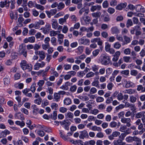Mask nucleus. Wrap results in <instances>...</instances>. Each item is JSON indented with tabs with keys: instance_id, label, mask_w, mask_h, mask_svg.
<instances>
[{
	"instance_id": "f257e3e1",
	"label": "nucleus",
	"mask_w": 145,
	"mask_h": 145,
	"mask_svg": "<svg viewBox=\"0 0 145 145\" xmlns=\"http://www.w3.org/2000/svg\"><path fill=\"white\" fill-rule=\"evenodd\" d=\"M18 54L20 55H23L26 58L27 55V51L25 48V45L24 43L20 44L19 47Z\"/></svg>"
},
{
	"instance_id": "f03ea898",
	"label": "nucleus",
	"mask_w": 145,
	"mask_h": 145,
	"mask_svg": "<svg viewBox=\"0 0 145 145\" xmlns=\"http://www.w3.org/2000/svg\"><path fill=\"white\" fill-rule=\"evenodd\" d=\"M101 60L102 65H107L110 63V57L107 54H103L101 56Z\"/></svg>"
},
{
	"instance_id": "7ed1b4c3",
	"label": "nucleus",
	"mask_w": 145,
	"mask_h": 145,
	"mask_svg": "<svg viewBox=\"0 0 145 145\" xmlns=\"http://www.w3.org/2000/svg\"><path fill=\"white\" fill-rule=\"evenodd\" d=\"M20 65L21 68L24 70L28 69L30 71L32 69V65L31 64L27 63L26 60H22Z\"/></svg>"
},
{
	"instance_id": "20e7f679",
	"label": "nucleus",
	"mask_w": 145,
	"mask_h": 145,
	"mask_svg": "<svg viewBox=\"0 0 145 145\" xmlns=\"http://www.w3.org/2000/svg\"><path fill=\"white\" fill-rule=\"evenodd\" d=\"M51 28V25L48 23H47L45 27H42L40 30H42V32L44 34H48Z\"/></svg>"
},
{
	"instance_id": "39448f33",
	"label": "nucleus",
	"mask_w": 145,
	"mask_h": 145,
	"mask_svg": "<svg viewBox=\"0 0 145 145\" xmlns=\"http://www.w3.org/2000/svg\"><path fill=\"white\" fill-rule=\"evenodd\" d=\"M78 43L80 44H83L89 45L90 43V40L87 39H84V37H82L78 40Z\"/></svg>"
},
{
	"instance_id": "423d86ee",
	"label": "nucleus",
	"mask_w": 145,
	"mask_h": 145,
	"mask_svg": "<svg viewBox=\"0 0 145 145\" xmlns=\"http://www.w3.org/2000/svg\"><path fill=\"white\" fill-rule=\"evenodd\" d=\"M60 123L61 125H63L65 129L68 130H69V126L71 123L68 120H64L63 121H60Z\"/></svg>"
},
{
	"instance_id": "0eeeda50",
	"label": "nucleus",
	"mask_w": 145,
	"mask_h": 145,
	"mask_svg": "<svg viewBox=\"0 0 145 145\" xmlns=\"http://www.w3.org/2000/svg\"><path fill=\"white\" fill-rule=\"evenodd\" d=\"M121 122L124 124H126L127 127H129L131 125V119L129 118H123L121 119Z\"/></svg>"
},
{
	"instance_id": "6e6552de",
	"label": "nucleus",
	"mask_w": 145,
	"mask_h": 145,
	"mask_svg": "<svg viewBox=\"0 0 145 145\" xmlns=\"http://www.w3.org/2000/svg\"><path fill=\"white\" fill-rule=\"evenodd\" d=\"M69 17V14H66L64 16L63 18H61L59 19L58 22L59 24L63 25L64 23L67 22V20Z\"/></svg>"
},
{
	"instance_id": "1a4fd4ad",
	"label": "nucleus",
	"mask_w": 145,
	"mask_h": 145,
	"mask_svg": "<svg viewBox=\"0 0 145 145\" xmlns=\"http://www.w3.org/2000/svg\"><path fill=\"white\" fill-rule=\"evenodd\" d=\"M45 65L44 61H41L40 63L37 62L34 66V69L35 70H38L40 68L44 67Z\"/></svg>"
},
{
	"instance_id": "9d476101",
	"label": "nucleus",
	"mask_w": 145,
	"mask_h": 145,
	"mask_svg": "<svg viewBox=\"0 0 145 145\" xmlns=\"http://www.w3.org/2000/svg\"><path fill=\"white\" fill-rule=\"evenodd\" d=\"M35 54L37 55H38L41 60L44 59L46 57V54L42 51H36Z\"/></svg>"
},
{
	"instance_id": "9b49d317",
	"label": "nucleus",
	"mask_w": 145,
	"mask_h": 145,
	"mask_svg": "<svg viewBox=\"0 0 145 145\" xmlns=\"http://www.w3.org/2000/svg\"><path fill=\"white\" fill-rule=\"evenodd\" d=\"M35 41V38L34 36H31L28 38H26L23 40V42L25 43L28 42L30 43H34Z\"/></svg>"
},
{
	"instance_id": "f8f14e48",
	"label": "nucleus",
	"mask_w": 145,
	"mask_h": 145,
	"mask_svg": "<svg viewBox=\"0 0 145 145\" xmlns=\"http://www.w3.org/2000/svg\"><path fill=\"white\" fill-rule=\"evenodd\" d=\"M89 9H86L85 7L82 8L79 11V14L80 15H82L83 13L84 16L88 15L89 12Z\"/></svg>"
},
{
	"instance_id": "ddd939ff",
	"label": "nucleus",
	"mask_w": 145,
	"mask_h": 145,
	"mask_svg": "<svg viewBox=\"0 0 145 145\" xmlns=\"http://www.w3.org/2000/svg\"><path fill=\"white\" fill-rule=\"evenodd\" d=\"M131 132V129L129 128H128L124 133L121 134L120 137L121 139L123 140L127 135L129 134Z\"/></svg>"
},
{
	"instance_id": "4468645a",
	"label": "nucleus",
	"mask_w": 145,
	"mask_h": 145,
	"mask_svg": "<svg viewBox=\"0 0 145 145\" xmlns=\"http://www.w3.org/2000/svg\"><path fill=\"white\" fill-rule=\"evenodd\" d=\"M79 135V138L81 139H84L85 138H88L89 135L88 133L86 130H84L81 131Z\"/></svg>"
},
{
	"instance_id": "2eb2a0df",
	"label": "nucleus",
	"mask_w": 145,
	"mask_h": 145,
	"mask_svg": "<svg viewBox=\"0 0 145 145\" xmlns=\"http://www.w3.org/2000/svg\"><path fill=\"white\" fill-rule=\"evenodd\" d=\"M91 43L97 42V44L99 46H102L103 42L102 40H101L100 38H95L91 39Z\"/></svg>"
},
{
	"instance_id": "dca6fc26",
	"label": "nucleus",
	"mask_w": 145,
	"mask_h": 145,
	"mask_svg": "<svg viewBox=\"0 0 145 145\" xmlns=\"http://www.w3.org/2000/svg\"><path fill=\"white\" fill-rule=\"evenodd\" d=\"M120 54L121 53L120 51H116L115 53V54L113 55V58L112 59V61L114 62H116L117 61Z\"/></svg>"
},
{
	"instance_id": "f3484780",
	"label": "nucleus",
	"mask_w": 145,
	"mask_h": 145,
	"mask_svg": "<svg viewBox=\"0 0 145 145\" xmlns=\"http://www.w3.org/2000/svg\"><path fill=\"white\" fill-rule=\"evenodd\" d=\"M127 4V3L126 2H125L123 3H121L118 5L116 7V8L117 10H121L126 7Z\"/></svg>"
},
{
	"instance_id": "a211bd4d",
	"label": "nucleus",
	"mask_w": 145,
	"mask_h": 145,
	"mask_svg": "<svg viewBox=\"0 0 145 145\" xmlns=\"http://www.w3.org/2000/svg\"><path fill=\"white\" fill-rule=\"evenodd\" d=\"M81 20H83L85 24H88L89 23L91 20L90 17L88 15L84 16L82 17Z\"/></svg>"
},
{
	"instance_id": "6ab92c4d",
	"label": "nucleus",
	"mask_w": 145,
	"mask_h": 145,
	"mask_svg": "<svg viewBox=\"0 0 145 145\" xmlns=\"http://www.w3.org/2000/svg\"><path fill=\"white\" fill-rule=\"evenodd\" d=\"M135 124L138 126V130H140L142 129L143 125L141 122V120L140 119H137L135 122Z\"/></svg>"
},
{
	"instance_id": "aec40b11",
	"label": "nucleus",
	"mask_w": 145,
	"mask_h": 145,
	"mask_svg": "<svg viewBox=\"0 0 145 145\" xmlns=\"http://www.w3.org/2000/svg\"><path fill=\"white\" fill-rule=\"evenodd\" d=\"M101 8V6L100 5H93L91 6L90 8V10L92 12H94V11L97 10H100Z\"/></svg>"
},
{
	"instance_id": "412c9836",
	"label": "nucleus",
	"mask_w": 145,
	"mask_h": 145,
	"mask_svg": "<svg viewBox=\"0 0 145 145\" xmlns=\"http://www.w3.org/2000/svg\"><path fill=\"white\" fill-rule=\"evenodd\" d=\"M14 117L16 119L23 120L24 118L23 114H22L20 112L16 113Z\"/></svg>"
},
{
	"instance_id": "4be33fe9",
	"label": "nucleus",
	"mask_w": 145,
	"mask_h": 145,
	"mask_svg": "<svg viewBox=\"0 0 145 145\" xmlns=\"http://www.w3.org/2000/svg\"><path fill=\"white\" fill-rule=\"evenodd\" d=\"M10 1H1L0 2V6L1 8H3L5 5H6L7 7H9V6Z\"/></svg>"
},
{
	"instance_id": "5701e85b",
	"label": "nucleus",
	"mask_w": 145,
	"mask_h": 145,
	"mask_svg": "<svg viewBox=\"0 0 145 145\" xmlns=\"http://www.w3.org/2000/svg\"><path fill=\"white\" fill-rule=\"evenodd\" d=\"M61 98L60 94L58 93H56L54 94V98L55 101L56 102L59 101Z\"/></svg>"
},
{
	"instance_id": "b1692460",
	"label": "nucleus",
	"mask_w": 145,
	"mask_h": 145,
	"mask_svg": "<svg viewBox=\"0 0 145 145\" xmlns=\"http://www.w3.org/2000/svg\"><path fill=\"white\" fill-rule=\"evenodd\" d=\"M38 73L41 74L42 77H43V79L46 80H47L45 76H46L47 74V72L44 71V70H41Z\"/></svg>"
},
{
	"instance_id": "393cba45",
	"label": "nucleus",
	"mask_w": 145,
	"mask_h": 145,
	"mask_svg": "<svg viewBox=\"0 0 145 145\" xmlns=\"http://www.w3.org/2000/svg\"><path fill=\"white\" fill-rule=\"evenodd\" d=\"M65 7V4L62 2H60L58 3L57 8L59 10H62Z\"/></svg>"
},
{
	"instance_id": "a878e982",
	"label": "nucleus",
	"mask_w": 145,
	"mask_h": 145,
	"mask_svg": "<svg viewBox=\"0 0 145 145\" xmlns=\"http://www.w3.org/2000/svg\"><path fill=\"white\" fill-rule=\"evenodd\" d=\"M71 99L69 98H66L64 100V104L66 105H69L71 103Z\"/></svg>"
},
{
	"instance_id": "bb28decb",
	"label": "nucleus",
	"mask_w": 145,
	"mask_h": 145,
	"mask_svg": "<svg viewBox=\"0 0 145 145\" xmlns=\"http://www.w3.org/2000/svg\"><path fill=\"white\" fill-rule=\"evenodd\" d=\"M36 83L35 82H33L30 87V90L33 93H34L36 89L35 88Z\"/></svg>"
},
{
	"instance_id": "cd10ccee",
	"label": "nucleus",
	"mask_w": 145,
	"mask_h": 145,
	"mask_svg": "<svg viewBox=\"0 0 145 145\" xmlns=\"http://www.w3.org/2000/svg\"><path fill=\"white\" fill-rule=\"evenodd\" d=\"M19 17L18 18V22L19 24L21 26H22V22H23L24 20V19L22 16V15H19Z\"/></svg>"
},
{
	"instance_id": "c85d7f7f",
	"label": "nucleus",
	"mask_w": 145,
	"mask_h": 145,
	"mask_svg": "<svg viewBox=\"0 0 145 145\" xmlns=\"http://www.w3.org/2000/svg\"><path fill=\"white\" fill-rule=\"evenodd\" d=\"M134 141L136 142V145H141V139L135 136Z\"/></svg>"
},
{
	"instance_id": "c756f323",
	"label": "nucleus",
	"mask_w": 145,
	"mask_h": 145,
	"mask_svg": "<svg viewBox=\"0 0 145 145\" xmlns=\"http://www.w3.org/2000/svg\"><path fill=\"white\" fill-rule=\"evenodd\" d=\"M123 37L125 40V42L123 44H127L130 42L131 39L129 37L126 35H124Z\"/></svg>"
},
{
	"instance_id": "7c9ffc66",
	"label": "nucleus",
	"mask_w": 145,
	"mask_h": 145,
	"mask_svg": "<svg viewBox=\"0 0 145 145\" xmlns=\"http://www.w3.org/2000/svg\"><path fill=\"white\" fill-rule=\"evenodd\" d=\"M134 84L130 80L127 82L125 87L127 88L132 87L134 86Z\"/></svg>"
},
{
	"instance_id": "2f4dec72",
	"label": "nucleus",
	"mask_w": 145,
	"mask_h": 145,
	"mask_svg": "<svg viewBox=\"0 0 145 145\" xmlns=\"http://www.w3.org/2000/svg\"><path fill=\"white\" fill-rule=\"evenodd\" d=\"M60 33V31H55L52 30L50 31V35L51 37H54L57 35L58 32Z\"/></svg>"
},
{
	"instance_id": "473e14b6",
	"label": "nucleus",
	"mask_w": 145,
	"mask_h": 145,
	"mask_svg": "<svg viewBox=\"0 0 145 145\" xmlns=\"http://www.w3.org/2000/svg\"><path fill=\"white\" fill-rule=\"evenodd\" d=\"M101 14V13L100 12H97L92 13L91 15L93 17L95 18H98L100 17Z\"/></svg>"
},
{
	"instance_id": "72a5a7b5",
	"label": "nucleus",
	"mask_w": 145,
	"mask_h": 145,
	"mask_svg": "<svg viewBox=\"0 0 145 145\" xmlns=\"http://www.w3.org/2000/svg\"><path fill=\"white\" fill-rule=\"evenodd\" d=\"M91 129L93 131H101L102 129L100 127H97L96 125L93 126L91 128Z\"/></svg>"
},
{
	"instance_id": "f704fd0d",
	"label": "nucleus",
	"mask_w": 145,
	"mask_h": 145,
	"mask_svg": "<svg viewBox=\"0 0 145 145\" xmlns=\"http://www.w3.org/2000/svg\"><path fill=\"white\" fill-rule=\"evenodd\" d=\"M78 97L80 99L82 100L83 101H88L89 99V98L87 96H82L79 95L78 96Z\"/></svg>"
},
{
	"instance_id": "c9c22d12",
	"label": "nucleus",
	"mask_w": 145,
	"mask_h": 145,
	"mask_svg": "<svg viewBox=\"0 0 145 145\" xmlns=\"http://www.w3.org/2000/svg\"><path fill=\"white\" fill-rule=\"evenodd\" d=\"M14 86L16 88L21 89L24 88V85L22 83H16L14 85Z\"/></svg>"
},
{
	"instance_id": "e433bc0d",
	"label": "nucleus",
	"mask_w": 145,
	"mask_h": 145,
	"mask_svg": "<svg viewBox=\"0 0 145 145\" xmlns=\"http://www.w3.org/2000/svg\"><path fill=\"white\" fill-rule=\"evenodd\" d=\"M111 30L113 34L118 33L119 32V30L116 27H112Z\"/></svg>"
},
{
	"instance_id": "4c0bfd02",
	"label": "nucleus",
	"mask_w": 145,
	"mask_h": 145,
	"mask_svg": "<svg viewBox=\"0 0 145 145\" xmlns=\"http://www.w3.org/2000/svg\"><path fill=\"white\" fill-rule=\"evenodd\" d=\"M127 125H121L119 131L121 132H125V131L128 129L127 128Z\"/></svg>"
},
{
	"instance_id": "58836bf2",
	"label": "nucleus",
	"mask_w": 145,
	"mask_h": 145,
	"mask_svg": "<svg viewBox=\"0 0 145 145\" xmlns=\"http://www.w3.org/2000/svg\"><path fill=\"white\" fill-rule=\"evenodd\" d=\"M135 136L132 137L129 136L126 138V140L128 142H131L134 141Z\"/></svg>"
},
{
	"instance_id": "ea45409f",
	"label": "nucleus",
	"mask_w": 145,
	"mask_h": 145,
	"mask_svg": "<svg viewBox=\"0 0 145 145\" xmlns=\"http://www.w3.org/2000/svg\"><path fill=\"white\" fill-rule=\"evenodd\" d=\"M15 123L17 125H20L21 127H23L25 125V123L23 121H17L15 122Z\"/></svg>"
},
{
	"instance_id": "a19ab883",
	"label": "nucleus",
	"mask_w": 145,
	"mask_h": 145,
	"mask_svg": "<svg viewBox=\"0 0 145 145\" xmlns=\"http://www.w3.org/2000/svg\"><path fill=\"white\" fill-rule=\"evenodd\" d=\"M133 25V23L132 20L131 19H128L127 22L126 26L127 28H129Z\"/></svg>"
},
{
	"instance_id": "79ce46f5",
	"label": "nucleus",
	"mask_w": 145,
	"mask_h": 145,
	"mask_svg": "<svg viewBox=\"0 0 145 145\" xmlns=\"http://www.w3.org/2000/svg\"><path fill=\"white\" fill-rule=\"evenodd\" d=\"M100 52V50L99 49H96L92 52L93 56L94 57H95L97 56L99 54Z\"/></svg>"
},
{
	"instance_id": "37998d69",
	"label": "nucleus",
	"mask_w": 145,
	"mask_h": 145,
	"mask_svg": "<svg viewBox=\"0 0 145 145\" xmlns=\"http://www.w3.org/2000/svg\"><path fill=\"white\" fill-rule=\"evenodd\" d=\"M130 101L132 103H135L137 100V98L136 97L134 96L133 95L130 96L129 97Z\"/></svg>"
},
{
	"instance_id": "c03bdc74",
	"label": "nucleus",
	"mask_w": 145,
	"mask_h": 145,
	"mask_svg": "<svg viewBox=\"0 0 145 145\" xmlns=\"http://www.w3.org/2000/svg\"><path fill=\"white\" fill-rule=\"evenodd\" d=\"M138 91H141L142 92H145V87H143L142 85H139L138 86L137 89Z\"/></svg>"
},
{
	"instance_id": "a18cd8bd",
	"label": "nucleus",
	"mask_w": 145,
	"mask_h": 145,
	"mask_svg": "<svg viewBox=\"0 0 145 145\" xmlns=\"http://www.w3.org/2000/svg\"><path fill=\"white\" fill-rule=\"evenodd\" d=\"M121 45L119 42H115L114 45V48L116 49H118L121 47Z\"/></svg>"
},
{
	"instance_id": "49530a36",
	"label": "nucleus",
	"mask_w": 145,
	"mask_h": 145,
	"mask_svg": "<svg viewBox=\"0 0 145 145\" xmlns=\"http://www.w3.org/2000/svg\"><path fill=\"white\" fill-rule=\"evenodd\" d=\"M64 14V13L62 11L59 12L57 13L54 16V18H57L58 17L63 16Z\"/></svg>"
},
{
	"instance_id": "de8ad7c7",
	"label": "nucleus",
	"mask_w": 145,
	"mask_h": 145,
	"mask_svg": "<svg viewBox=\"0 0 145 145\" xmlns=\"http://www.w3.org/2000/svg\"><path fill=\"white\" fill-rule=\"evenodd\" d=\"M3 81L4 84L7 86L10 83V79L9 78H4Z\"/></svg>"
},
{
	"instance_id": "09e8293b",
	"label": "nucleus",
	"mask_w": 145,
	"mask_h": 145,
	"mask_svg": "<svg viewBox=\"0 0 145 145\" xmlns=\"http://www.w3.org/2000/svg\"><path fill=\"white\" fill-rule=\"evenodd\" d=\"M51 108L52 110H56L58 108V105L55 103H53L51 104Z\"/></svg>"
},
{
	"instance_id": "8fccbe9b",
	"label": "nucleus",
	"mask_w": 145,
	"mask_h": 145,
	"mask_svg": "<svg viewBox=\"0 0 145 145\" xmlns=\"http://www.w3.org/2000/svg\"><path fill=\"white\" fill-rule=\"evenodd\" d=\"M10 133V131L7 130H5L1 132V134H3L2 136L3 137H5L7 135L9 134Z\"/></svg>"
},
{
	"instance_id": "3c124183",
	"label": "nucleus",
	"mask_w": 145,
	"mask_h": 145,
	"mask_svg": "<svg viewBox=\"0 0 145 145\" xmlns=\"http://www.w3.org/2000/svg\"><path fill=\"white\" fill-rule=\"evenodd\" d=\"M70 19L71 22H75L77 21V18L76 16L74 15L71 16L70 17Z\"/></svg>"
},
{
	"instance_id": "603ef678",
	"label": "nucleus",
	"mask_w": 145,
	"mask_h": 145,
	"mask_svg": "<svg viewBox=\"0 0 145 145\" xmlns=\"http://www.w3.org/2000/svg\"><path fill=\"white\" fill-rule=\"evenodd\" d=\"M91 84L92 86L96 87L98 88L100 87L99 86V82L98 80H94Z\"/></svg>"
},
{
	"instance_id": "864d4df0",
	"label": "nucleus",
	"mask_w": 145,
	"mask_h": 145,
	"mask_svg": "<svg viewBox=\"0 0 145 145\" xmlns=\"http://www.w3.org/2000/svg\"><path fill=\"white\" fill-rule=\"evenodd\" d=\"M35 6L37 8L41 10H43L44 9V7L40 5L36 4L35 5Z\"/></svg>"
},
{
	"instance_id": "5fc2aeb1",
	"label": "nucleus",
	"mask_w": 145,
	"mask_h": 145,
	"mask_svg": "<svg viewBox=\"0 0 145 145\" xmlns=\"http://www.w3.org/2000/svg\"><path fill=\"white\" fill-rule=\"evenodd\" d=\"M125 93H129L130 94H132L135 92L134 90L132 89H126L124 91Z\"/></svg>"
},
{
	"instance_id": "6e6d98bb",
	"label": "nucleus",
	"mask_w": 145,
	"mask_h": 145,
	"mask_svg": "<svg viewBox=\"0 0 145 145\" xmlns=\"http://www.w3.org/2000/svg\"><path fill=\"white\" fill-rule=\"evenodd\" d=\"M59 132L60 136L63 139L65 140H67L69 139V138L68 136H64V135H63L62 132L61 131H59Z\"/></svg>"
},
{
	"instance_id": "4d7b16f0",
	"label": "nucleus",
	"mask_w": 145,
	"mask_h": 145,
	"mask_svg": "<svg viewBox=\"0 0 145 145\" xmlns=\"http://www.w3.org/2000/svg\"><path fill=\"white\" fill-rule=\"evenodd\" d=\"M64 70H67L70 69L71 68V65L69 64H66L63 65Z\"/></svg>"
},
{
	"instance_id": "13d9d810",
	"label": "nucleus",
	"mask_w": 145,
	"mask_h": 145,
	"mask_svg": "<svg viewBox=\"0 0 145 145\" xmlns=\"http://www.w3.org/2000/svg\"><path fill=\"white\" fill-rule=\"evenodd\" d=\"M86 56L85 54H82L80 56L75 57V59H80V60H83L86 58Z\"/></svg>"
},
{
	"instance_id": "bf43d9fd",
	"label": "nucleus",
	"mask_w": 145,
	"mask_h": 145,
	"mask_svg": "<svg viewBox=\"0 0 145 145\" xmlns=\"http://www.w3.org/2000/svg\"><path fill=\"white\" fill-rule=\"evenodd\" d=\"M32 14L35 17H37L39 16V12L35 9L32 10Z\"/></svg>"
},
{
	"instance_id": "052dcab7",
	"label": "nucleus",
	"mask_w": 145,
	"mask_h": 145,
	"mask_svg": "<svg viewBox=\"0 0 145 145\" xmlns=\"http://www.w3.org/2000/svg\"><path fill=\"white\" fill-rule=\"evenodd\" d=\"M64 78L63 75H61L59 77V79L57 83V84L58 86H59L62 83V80Z\"/></svg>"
},
{
	"instance_id": "680f3d73",
	"label": "nucleus",
	"mask_w": 145,
	"mask_h": 145,
	"mask_svg": "<svg viewBox=\"0 0 145 145\" xmlns=\"http://www.w3.org/2000/svg\"><path fill=\"white\" fill-rule=\"evenodd\" d=\"M95 73L92 72H90L86 74V77L87 78L92 77L94 76Z\"/></svg>"
},
{
	"instance_id": "e2e57ef3",
	"label": "nucleus",
	"mask_w": 145,
	"mask_h": 145,
	"mask_svg": "<svg viewBox=\"0 0 145 145\" xmlns=\"http://www.w3.org/2000/svg\"><path fill=\"white\" fill-rule=\"evenodd\" d=\"M96 100L97 102L100 103L103 102L104 100V99L102 97L98 96L96 98Z\"/></svg>"
},
{
	"instance_id": "0e129e2a",
	"label": "nucleus",
	"mask_w": 145,
	"mask_h": 145,
	"mask_svg": "<svg viewBox=\"0 0 145 145\" xmlns=\"http://www.w3.org/2000/svg\"><path fill=\"white\" fill-rule=\"evenodd\" d=\"M110 125L112 128H115L117 125V122L114 121H112L110 123Z\"/></svg>"
},
{
	"instance_id": "69168bd1",
	"label": "nucleus",
	"mask_w": 145,
	"mask_h": 145,
	"mask_svg": "<svg viewBox=\"0 0 145 145\" xmlns=\"http://www.w3.org/2000/svg\"><path fill=\"white\" fill-rule=\"evenodd\" d=\"M97 91V89L94 87H92L90 90L89 93L91 94H94L96 93Z\"/></svg>"
},
{
	"instance_id": "338daca9",
	"label": "nucleus",
	"mask_w": 145,
	"mask_h": 145,
	"mask_svg": "<svg viewBox=\"0 0 145 145\" xmlns=\"http://www.w3.org/2000/svg\"><path fill=\"white\" fill-rule=\"evenodd\" d=\"M38 135L39 136L42 137L45 135V133L43 131L41 130H38L37 132Z\"/></svg>"
},
{
	"instance_id": "774afa93",
	"label": "nucleus",
	"mask_w": 145,
	"mask_h": 145,
	"mask_svg": "<svg viewBox=\"0 0 145 145\" xmlns=\"http://www.w3.org/2000/svg\"><path fill=\"white\" fill-rule=\"evenodd\" d=\"M66 116L67 118L72 119L74 117V114L72 112H69L67 113Z\"/></svg>"
}]
</instances>
